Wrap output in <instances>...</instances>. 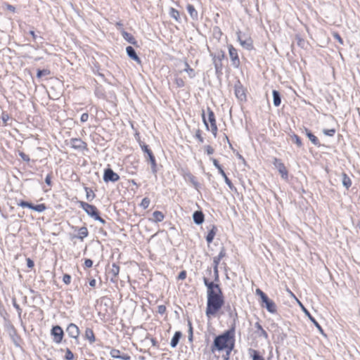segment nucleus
Listing matches in <instances>:
<instances>
[{
	"mask_svg": "<svg viewBox=\"0 0 360 360\" xmlns=\"http://www.w3.org/2000/svg\"><path fill=\"white\" fill-rule=\"evenodd\" d=\"M193 219L196 224L200 225L204 221V214L201 211H195L193 214Z\"/></svg>",
	"mask_w": 360,
	"mask_h": 360,
	"instance_id": "obj_16",
	"label": "nucleus"
},
{
	"mask_svg": "<svg viewBox=\"0 0 360 360\" xmlns=\"http://www.w3.org/2000/svg\"><path fill=\"white\" fill-rule=\"evenodd\" d=\"M120 179L119 175L114 172L113 170L110 168H108L105 169L103 174V180L105 182L112 181L115 182L118 181Z\"/></svg>",
	"mask_w": 360,
	"mask_h": 360,
	"instance_id": "obj_8",
	"label": "nucleus"
},
{
	"mask_svg": "<svg viewBox=\"0 0 360 360\" xmlns=\"http://www.w3.org/2000/svg\"><path fill=\"white\" fill-rule=\"evenodd\" d=\"M85 189H86V192L87 200H91L92 198H94V194L92 193V195H91V193H92V191H89L87 188H86Z\"/></svg>",
	"mask_w": 360,
	"mask_h": 360,
	"instance_id": "obj_51",
	"label": "nucleus"
},
{
	"mask_svg": "<svg viewBox=\"0 0 360 360\" xmlns=\"http://www.w3.org/2000/svg\"><path fill=\"white\" fill-rule=\"evenodd\" d=\"M333 37L335 39H337L338 41V42L340 44H343V41H342V38L338 33H336V32L333 33Z\"/></svg>",
	"mask_w": 360,
	"mask_h": 360,
	"instance_id": "obj_54",
	"label": "nucleus"
},
{
	"mask_svg": "<svg viewBox=\"0 0 360 360\" xmlns=\"http://www.w3.org/2000/svg\"><path fill=\"white\" fill-rule=\"evenodd\" d=\"M120 359H123V360H129L130 359V356H128V355L121 356Z\"/></svg>",
	"mask_w": 360,
	"mask_h": 360,
	"instance_id": "obj_64",
	"label": "nucleus"
},
{
	"mask_svg": "<svg viewBox=\"0 0 360 360\" xmlns=\"http://www.w3.org/2000/svg\"><path fill=\"white\" fill-rule=\"evenodd\" d=\"M170 15L172 18H174L176 20H178V18L179 17V13L178 11H176L174 8H171L170 10Z\"/></svg>",
	"mask_w": 360,
	"mask_h": 360,
	"instance_id": "obj_41",
	"label": "nucleus"
},
{
	"mask_svg": "<svg viewBox=\"0 0 360 360\" xmlns=\"http://www.w3.org/2000/svg\"><path fill=\"white\" fill-rule=\"evenodd\" d=\"M120 350L118 349H112L111 351H110V356L112 357V358H115V359H120L121 356L120 355Z\"/></svg>",
	"mask_w": 360,
	"mask_h": 360,
	"instance_id": "obj_37",
	"label": "nucleus"
},
{
	"mask_svg": "<svg viewBox=\"0 0 360 360\" xmlns=\"http://www.w3.org/2000/svg\"><path fill=\"white\" fill-rule=\"evenodd\" d=\"M212 60L214 65L216 73L221 72L222 69L221 60L224 58V53L222 51H219L217 54L212 55Z\"/></svg>",
	"mask_w": 360,
	"mask_h": 360,
	"instance_id": "obj_6",
	"label": "nucleus"
},
{
	"mask_svg": "<svg viewBox=\"0 0 360 360\" xmlns=\"http://www.w3.org/2000/svg\"><path fill=\"white\" fill-rule=\"evenodd\" d=\"M248 354L252 360H264V359L259 354V352L252 348L248 349Z\"/></svg>",
	"mask_w": 360,
	"mask_h": 360,
	"instance_id": "obj_20",
	"label": "nucleus"
},
{
	"mask_svg": "<svg viewBox=\"0 0 360 360\" xmlns=\"http://www.w3.org/2000/svg\"><path fill=\"white\" fill-rule=\"evenodd\" d=\"M214 281H219V271H218V266H214Z\"/></svg>",
	"mask_w": 360,
	"mask_h": 360,
	"instance_id": "obj_47",
	"label": "nucleus"
},
{
	"mask_svg": "<svg viewBox=\"0 0 360 360\" xmlns=\"http://www.w3.org/2000/svg\"><path fill=\"white\" fill-rule=\"evenodd\" d=\"M181 337V333L179 331H176L173 338L171 340L170 345L172 348H174L178 345L179 340Z\"/></svg>",
	"mask_w": 360,
	"mask_h": 360,
	"instance_id": "obj_22",
	"label": "nucleus"
},
{
	"mask_svg": "<svg viewBox=\"0 0 360 360\" xmlns=\"http://www.w3.org/2000/svg\"><path fill=\"white\" fill-rule=\"evenodd\" d=\"M232 333L231 330H227L216 337L212 347V352H214L215 349L221 351L226 348H229V350L231 351L233 347Z\"/></svg>",
	"mask_w": 360,
	"mask_h": 360,
	"instance_id": "obj_1",
	"label": "nucleus"
},
{
	"mask_svg": "<svg viewBox=\"0 0 360 360\" xmlns=\"http://www.w3.org/2000/svg\"><path fill=\"white\" fill-rule=\"evenodd\" d=\"M51 335L53 336V341L56 343H60L63 337V330L59 326H53L51 329Z\"/></svg>",
	"mask_w": 360,
	"mask_h": 360,
	"instance_id": "obj_10",
	"label": "nucleus"
},
{
	"mask_svg": "<svg viewBox=\"0 0 360 360\" xmlns=\"http://www.w3.org/2000/svg\"><path fill=\"white\" fill-rule=\"evenodd\" d=\"M195 136L199 141V142L203 143L204 140L202 136H201V131L200 129H198L196 131Z\"/></svg>",
	"mask_w": 360,
	"mask_h": 360,
	"instance_id": "obj_44",
	"label": "nucleus"
},
{
	"mask_svg": "<svg viewBox=\"0 0 360 360\" xmlns=\"http://www.w3.org/2000/svg\"><path fill=\"white\" fill-rule=\"evenodd\" d=\"M187 11L193 20L198 19V12L194 6L191 4H188L186 6Z\"/></svg>",
	"mask_w": 360,
	"mask_h": 360,
	"instance_id": "obj_23",
	"label": "nucleus"
},
{
	"mask_svg": "<svg viewBox=\"0 0 360 360\" xmlns=\"http://www.w3.org/2000/svg\"><path fill=\"white\" fill-rule=\"evenodd\" d=\"M307 131V136L309 139V140L311 141V143L316 146L319 145V140L313 134H311L309 131L306 129Z\"/></svg>",
	"mask_w": 360,
	"mask_h": 360,
	"instance_id": "obj_30",
	"label": "nucleus"
},
{
	"mask_svg": "<svg viewBox=\"0 0 360 360\" xmlns=\"http://www.w3.org/2000/svg\"><path fill=\"white\" fill-rule=\"evenodd\" d=\"M205 148L208 155H211L214 153V149L210 146H207Z\"/></svg>",
	"mask_w": 360,
	"mask_h": 360,
	"instance_id": "obj_59",
	"label": "nucleus"
},
{
	"mask_svg": "<svg viewBox=\"0 0 360 360\" xmlns=\"http://www.w3.org/2000/svg\"><path fill=\"white\" fill-rule=\"evenodd\" d=\"M45 182L46 184H48L49 186L51 185V176L50 175H47L46 179H45Z\"/></svg>",
	"mask_w": 360,
	"mask_h": 360,
	"instance_id": "obj_62",
	"label": "nucleus"
},
{
	"mask_svg": "<svg viewBox=\"0 0 360 360\" xmlns=\"http://www.w3.org/2000/svg\"><path fill=\"white\" fill-rule=\"evenodd\" d=\"M272 94H273V99H274V105L275 106H279L281 104V96H280L279 92L276 90H273Z\"/></svg>",
	"mask_w": 360,
	"mask_h": 360,
	"instance_id": "obj_25",
	"label": "nucleus"
},
{
	"mask_svg": "<svg viewBox=\"0 0 360 360\" xmlns=\"http://www.w3.org/2000/svg\"><path fill=\"white\" fill-rule=\"evenodd\" d=\"M215 227L214 226L211 230L208 233L207 237H206V240L207 241L208 243H210L212 242L214 238V236L216 234V231H215Z\"/></svg>",
	"mask_w": 360,
	"mask_h": 360,
	"instance_id": "obj_32",
	"label": "nucleus"
},
{
	"mask_svg": "<svg viewBox=\"0 0 360 360\" xmlns=\"http://www.w3.org/2000/svg\"><path fill=\"white\" fill-rule=\"evenodd\" d=\"M141 147L143 151L145 152L147 154H148V153L151 152V150L145 144H143V145L141 144Z\"/></svg>",
	"mask_w": 360,
	"mask_h": 360,
	"instance_id": "obj_56",
	"label": "nucleus"
},
{
	"mask_svg": "<svg viewBox=\"0 0 360 360\" xmlns=\"http://www.w3.org/2000/svg\"><path fill=\"white\" fill-rule=\"evenodd\" d=\"M274 165L276 167V169H278L279 165H283L278 159L275 158L274 161Z\"/></svg>",
	"mask_w": 360,
	"mask_h": 360,
	"instance_id": "obj_58",
	"label": "nucleus"
},
{
	"mask_svg": "<svg viewBox=\"0 0 360 360\" xmlns=\"http://www.w3.org/2000/svg\"><path fill=\"white\" fill-rule=\"evenodd\" d=\"M302 310L304 311V312L305 313V314L309 317V319L314 323V324L315 325V326L318 328V330L322 333V334H324L323 333V330L322 329V328L321 327V326L319 324V323L315 320V319L311 316V315L310 314V313L307 311V309L306 308L304 307V306L302 304V303L300 302H299Z\"/></svg>",
	"mask_w": 360,
	"mask_h": 360,
	"instance_id": "obj_14",
	"label": "nucleus"
},
{
	"mask_svg": "<svg viewBox=\"0 0 360 360\" xmlns=\"http://www.w3.org/2000/svg\"><path fill=\"white\" fill-rule=\"evenodd\" d=\"M223 177L224 179L225 183L227 184V186L229 187V188L233 190L234 186H233L230 179L227 177L226 174H225V176H223Z\"/></svg>",
	"mask_w": 360,
	"mask_h": 360,
	"instance_id": "obj_45",
	"label": "nucleus"
},
{
	"mask_svg": "<svg viewBox=\"0 0 360 360\" xmlns=\"http://www.w3.org/2000/svg\"><path fill=\"white\" fill-rule=\"evenodd\" d=\"M235 95L240 101L246 100L245 89L240 84L235 86Z\"/></svg>",
	"mask_w": 360,
	"mask_h": 360,
	"instance_id": "obj_13",
	"label": "nucleus"
},
{
	"mask_svg": "<svg viewBox=\"0 0 360 360\" xmlns=\"http://www.w3.org/2000/svg\"><path fill=\"white\" fill-rule=\"evenodd\" d=\"M49 73L50 72L48 70H38L37 77L40 78L44 75H48Z\"/></svg>",
	"mask_w": 360,
	"mask_h": 360,
	"instance_id": "obj_39",
	"label": "nucleus"
},
{
	"mask_svg": "<svg viewBox=\"0 0 360 360\" xmlns=\"http://www.w3.org/2000/svg\"><path fill=\"white\" fill-rule=\"evenodd\" d=\"M207 111L208 114V121L210 123V130L212 132L213 135L216 136L217 133V127L216 124L214 114L210 108H207Z\"/></svg>",
	"mask_w": 360,
	"mask_h": 360,
	"instance_id": "obj_9",
	"label": "nucleus"
},
{
	"mask_svg": "<svg viewBox=\"0 0 360 360\" xmlns=\"http://www.w3.org/2000/svg\"><path fill=\"white\" fill-rule=\"evenodd\" d=\"M255 326L257 329L256 333H257L259 337H263L266 340L268 339L267 333L263 329L262 326L259 322L255 323Z\"/></svg>",
	"mask_w": 360,
	"mask_h": 360,
	"instance_id": "obj_18",
	"label": "nucleus"
},
{
	"mask_svg": "<svg viewBox=\"0 0 360 360\" xmlns=\"http://www.w3.org/2000/svg\"><path fill=\"white\" fill-rule=\"evenodd\" d=\"M46 210V206L44 204H39L37 205H34L33 210L38 212H42Z\"/></svg>",
	"mask_w": 360,
	"mask_h": 360,
	"instance_id": "obj_36",
	"label": "nucleus"
},
{
	"mask_svg": "<svg viewBox=\"0 0 360 360\" xmlns=\"http://www.w3.org/2000/svg\"><path fill=\"white\" fill-rule=\"evenodd\" d=\"M202 117L203 122H204V124H205V127H206L207 129H209V126H208V124H207V120H206V118H205V114H204V112L202 113Z\"/></svg>",
	"mask_w": 360,
	"mask_h": 360,
	"instance_id": "obj_61",
	"label": "nucleus"
},
{
	"mask_svg": "<svg viewBox=\"0 0 360 360\" xmlns=\"http://www.w3.org/2000/svg\"><path fill=\"white\" fill-rule=\"evenodd\" d=\"M186 277V271H182L179 273V276H178V278L179 280H184L185 279Z\"/></svg>",
	"mask_w": 360,
	"mask_h": 360,
	"instance_id": "obj_53",
	"label": "nucleus"
},
{
	"mask_svg": "<svg viewBox=\"0 0 360 360\" xmlns=\"http://www.w3.org/2000/svg\"><path fill=\"white\" fill-rule=\"evenodd\" d=\"M203 281L207 288V298L217 296H223L221 289L220 288L219 285L217 283H214V282H210L207 278H204Z\"/></svg>",
	"mask_w": 360,
	"mask_h": 360,
	"instance_id": "obj_4",
	"label": "nucleus"
},
{
	"mask_svg": "<svg viewBox=\"0 0 360 360\" xmlns=\"http://www.w3.org/2000/svg\"><path fill=\"white\" fill-rule=\"evenodd\" d=\"M228 48L232 65L234 68H238L240 65V60L238 55V51L231 44L229 45Z\"/></svg>",
	"mask_w": 360,
	"mask_h": 360,
	"instance_id": "obj_7",
	"label": "nucleus"
},
{
	"mask_svg": "<svg viewBox=\"0 0 360 360\" xmlns=\"http://www.w3.org/2000/svg\"><path fill=\"white\" fill-rule=\"evenodd\" d=\"M66 332L70 338L75 339H77L79 335V328L74 323H70L68 325L66 329Z\"/></svg>",
	"mask_w": 360,
	"mask_h": 360,
	"instance_id": "obj_12",
	"label": "nucleus"
},
{
	"mask_svg": "<svg viewBox=\"0 0 360 360\" xmlns=\"http://www.w3.org/2000/svg\"><path fill=\"white\" fill-rule=\"evenodd\" d=\"M71 146L76 149H83L85 148V143L80 139H72L71 140Z\"/></svg>",
	"mask_w": 360,
	"mask_h": 360,
	"instance_id": "obj_17",
	"label": "nucleus"
},
{
	"mask_svg": "<svg viewBox=\"0 0 360 360\" xmlns=\"http://www.w3.org/2000/svg\"><path fill=\"white\" fill-rule=\"evenodd\" d=\"M27 261V266L28 268H32L34 266V262L30 259V258H27L26 259Z\"/></svg>",
	"mask_w": 360,
	"mask_h": 360,
	"instance_id": "obj_57",
	"label": "nucleus"
},
{
	"mask_svg": "<svg viewBox=\"0 0 360 360\" xmlns=\"http://www.w3.org/2000/svg\"><path fill=\"white\" fill-rule=\"evenodd\" d=\"M18 205L22 207H28L31 210H33L34 207V205H32V203L23 200L18 202Z\"/></svg>",
	"mask_w": 360,
	"mask_h": 360,
	"instance_id": "obj_35",
	"label": "nucleus"
},
{
	"mask_svg": "<svg viewBox=\"0 0 360 360\" xmlns=\"http://www.w3.org/2000/svg\"><path fill=\"white\" fill-rule=\"evenodd\" d=\"M236 34L237 39L243 48L247 50H251L253 49L252 40L250 37L245 34H242L240 31H238Z\"/></svg>",
	"mask_w": 360,
	"mask_h": 360,
	"instance_id": "obj_5",
	"label": "nucleus"
},
{
	"mask_svg": "<svg viewBox=\"0 0 360 360\" xmlns=\"http://www.w3.org/2000/svg\"><path fill=\"white\" fill-rule=\"evenodd\" d=\"M150 200L148 198H144L141 203V206L144 209H146L150 205Z\"/></svg>",
	"mask_w": 360,
	"mask_h": 360,
	"instance_id": "obj_40",
	"label": "nucleus"
},
{
	"mask_svg": "<svg viewBox=\"0 0 360 360\" xmlns=\"http://www.w3.org/2000/svg\"><path fill=\"white\" fill-rule=\"evenodd\" d=\"M20 155L21 156V158H22L24 160H25V161H29V160H30L29 157H28L27 155H25V153H20Z\"/></svg>",
	"mask_w": 360,
	"mask_h": 360,
	"instance_id": "obj_60",
	"label": "nucleus"
},
{
	"mask_svg": "<svg viewBox=\"0 0 360 360\" xmlns=\"http://www.w3.org/2000/svg\"><path fill=\"white\" fill-rule=\"evenodd\" d=\"M65 357L66 360H72L74 358V354L69 349H67Z\"/></svg>",
	"mask_w": 360,
	"mask_h": 360,
	"instance_id": "obj_42",
	"label": "nucleus"
},
{
	"mask_svg": "<svg viewBox=\"0 0 360 360\" xmlns=\"http://www.w3.org/2000/svg\"><path fill=\"white\" fill-rule=\"evenodd\" d=\"M126 51H127V53L128 55V56L131 58L132 60H135L136 62H137L139 64L141 63V60L140 58H139V56H137L134 49L131 46H127L126 48Z\"/></svg>",
	"mask_w": 360,
	"mask_h": 360,
	"instance_id": "obj_15",
	"label": "nucleus"
},
{
	"mask_svg": "<svg viewBox=\"0 0 360 360\" xmlns=\"http://www.w3.org/2000/svg\"><path fill=\"white\" fill-rule=\"evenodd\" d=\"M158 313L162 314L165 312L166 311V307L164 306V305H160L158 306Z\"/></svg>",
	"mask_w": 360,
	"mask_h": 360,
	"instance_id": "obj_55",
	"label": "nucleus"
},
{
	"mask_svg": "<svg viewBox=\"0 0 360 360\" xmlns=\"http://www.w3.org/2000/svg\"><path fill=\"white\" fill-rule=\"evenodd\" d=\"M185 66H186V68L184 69V71L188 74L190 77H194L193 70L189 67V65L187 63H185Z\"/></svg>",
	"mask_w": 360,
	"mask_h": 360,
	"instance_id": "obj_38",
	"label": "nucleus"
},
{
	"mask_svg": "<svg viewBox=\"0 0 360 360\" xmlns=\"http://www.w3.org/2000/svg\"><path fill=\"white\" fill-rule=\"evenodd\" d=\"M225 255H226L225 250L224 248H221L218 256L214 257L213 259L214 266H218L219 262L221 261V259L223 257H225Z\"/></svg>",
	"mask_w": 360,
	"mask_h": 360,
	"instance_id": "obj_24",
	"label": "nucleus"
},
{
	"mask_svg": "<svg viewBox=\"0 0 360 360\" xmlns=\"http://www.w3.org/2000/svg\"><path fill=\"white\" fill-rule=\"evenodd\" d=\"M342 181L343 186L347 188H349L352 185V181H351L350 178L345 173L342 174Z\"/></svg>",
	"mask_w": 360,
	"mask_h": 360,
	"instance_id": "obj_27",
	"label": "nucleus"
},
{
	"mask_svg": "<svg viewBox=\"0 0 360 360\" xmlns=\"http://www.w3.org/2000/svg\"><path fill=\"white\" fill-rule=\"evenodd\" d=\"M110 272L114 276H117L120 272L119 266L116 264H112Z\"/></svg>",
	"mask_w": 360,
	"mask_h": 360,
	"instance_id": "obj_34",
	"label": "nucleus"
},
{
	"mask_svg": "<svg viewBox=\"0 0 360 360\" xmlns=\"http://www.w3.org/2000/svg\"><path fill=\"white\" fill-rule=\"evenodd\" d=\"M153 216L154 217V221L155 222H160V221H162L164 219V217H165V216L162 214V212H161L160 211H155L153 213Z\"/></svg>",
	"mask_w": 360,
	"mask_h": 360,
	"instance_id": "obj_29",
	"label": "nucleus"
},
{
	"mask_svg": "<svg viewBox=\"0 0 360 360\" xmlns=\"http://www.w3.org/2000/svg\"><path fill=\"white\" fill-rule=\"evenodd\" d=\"M88 236V230L86 227H82L79 229L78 238L82 240Z\"/></svg>",
	"mask_w": 360,
	"mask_h": 360,
	"instance_id": "obj_31",
	"label": "nucleus"
},
{
	"mask_svg": "<svg viewBox=\"0 0 360 360\" xmlns=\"http://www.w3.org/2000/svg\"><path fill=\"white\" fill-rule=\"evenodd\" d=\"M323 132L326 136H333L335 134V130L333 129H323Z\"/></svg>",
	"mask_w": 360,
	"mask_h": 360,
	"instance_id": "obj_43",
	"label": "nucleus"
},
{
	"mask_svg": "<svg viewBox=\"0 0 360 360\" xmlns=\"http://www.w3.org/2000/svg\"><path fill=\"white\" fill-rule=\"evenodd\" d=\"M191 181L192 182V184H193V186L197 188L198 187V183L195 181V179L193 176H191Z\"/></svg>",
	"mask_w": 360,
	"mask_h": 360,
	"instance_id": "obj_63",
	"label": "nucleus"
},
{
	"mask_svg": "<svg viewBox=\"0 0 360 360\" xmlns=\"http://www.w3.org/2000/svg\"><path fill=\"white\" fill-rule=\"evenodd\" d=\"M256 293L257 295H259L261 300H262L264 297H267V295L263 292L260 289H257L256 290Z\"/></svg>",
	"mask_w": 360,
	"mask_h": 360,
	"instance_id": "obj_48",
	"label": "nucleus"
},
{
	"mask_svg": "<svg viewBox=\"0 0 360 360\" xmlns=\"http://www.w3.org/2000/svg\"><path fill=\"white\" fill-rule=\"evenodd\" d=\"M89 119V114L88 113H83L80 117V120L82 122H85Z\"/></svg>",
	"mask_w": 360,
	"mask_h": 360,
	"instance_id": "obj_52",
	"label": "nucleus"
},
{
	"mask_svg": "<svg viewBox=\"0 0 360 360\" xmlns=\"http://www.w3.org/2000/svg\"><path fill=\"white\" fill-rule=\"evenodd\" d=\"M224 296L208 297L207 301V307L205 312L207 316L210 317L211 316H214L217 314V312L224 305Z\"/></svg>",
	"mask_w": 360,
	"mask_h": 360,
	"instance_id": "obj_2",
	"label": "nucleus"
},
{
	"mask_svg": "<svg viewBox=\"0 0 360 360\" xmlns=\"http://www.w3.org/2000/svg\"><path fill=\"white\" fill-rule=\"evenodd\" d=\"M147 155L148 156V160L150 161V162L151 164L152 170L155 173L156 172V162H155V157H154L152 151L150 153H148V154H147Z\"/></svg>",
	"mask_w": 360,
	"mask_h": 360,
	"instance_id": "obj_26",
	"label": "nucleus"
},
{
	"mask_svg": "<svg viewBox=\"0 0 360 360\" xmlns=\"http://www.w3.org/2000/svg\"><path fill=\"white\" fill-rule=\"evenodd\" d=\"M93 265V262L91 259H86L85 261H84V266L86 267V268H90Z\"/></svg>",
	"mask_w": 360,
	"mask_h": 360,
	"instance_id": "obj_49",
	"label": "nucleus"
},
{
	"mask_svg": "<svg viewBox=\"0 0 360 360\" xmlns=\"http://www.w3.org/2000/svg\"><path fill=\"white\" fill-rule=\"evenodd\" d=\"M63 281L65 284H70L71 281V276L68 274H65Z\"/></svg>",
	"mask_w": 360,
	"mask_h": 360,
	"instance_id": "obj_46",
	"label": "nucleus"
},
{
	"mask_svg": "<svg viewBox=\"0 0 360 360\" xmlns=\"http://www.w3.org/2000/svg\"><path fill=\"white\" fill-rule=\"evenodd\" d=\"M277 169L283 179H286L288 178V171L284 165H279Z\"/></svg>",
	"mask_w": 360,
	"mask_h": 360,
	"instance_id": "obj_28",
	"label": "nucleus"
},
{
	"mask_svg": "<svg viewBox=\"0 0 360 360\" xmlns=\"http://www.w3.org/2000/svg\"><path fill=\"white\" fill-rule=\"evenodd\" d=\"M85 338L89 341L91 344L96 341L95 335L92 329L87 328L85 330Z\"/></svg>",
	"mask_w": 360,
	"mask_h": 360,
	"instance_id": "obj_19",
	"label": "nucleus"
},
{
	"mask_svg": "<svg viewBox=\"0 0 360 360\" xmlns=\"http://www.w3.org/2000/svg\"><path fill=\"white\" fill-rule=\"evenodd\" d=\"M79 204L80 207H82L85 212L94 220L98 221L103 224L105 223V221L98 215V210L94 205L83 201H79Z\"/></svg>",
	"mask_w": 360,
	"mask_h": 360,
	"instance_id": "obj_3",
	"label": "nucleus"
},
{
	"mask_svg": "<svg viewBox=\"0 0 360 360\" xmlns=\"http://www.w3.org/2000/svg\"><path fill=\"white\" fill-rule=\"evenodd\" d=\"M188 326H189V329H188V333H189V336H188V339L189 340H192L193 339V328L191 326V323L189 321L188 322Z\"/></svg>",
	"mask_w": 360,
	"mask_h": 360,
	"instance_id": "obj_50",
	"label": "nucleus"
},
{
	"mask_svg": "<svg viewBox=\"0 0 360 360\" xmlns=\"http://www.w3.org/2000/svg\"><path fill=\"white\" fill-rule=\"evenodd\" d=\"M262 307H265L269 312L271 314L276 312V305L273 300H270L268 297H266L262 300Z\"/></svg>",
	"mask_w": 360,
	"mask_h": 360,
	"instance_id": "obj_11",
	"label": "nucleus"
},
{
	"mask_svg": "<svg viewBox=\"0 0 360 360\" xmlns=\"http://www.w3.org/2000/svg\"><path fill=\"white\" fill-rule=\"evenodd\" d=\"M122 36L129 43L134 44V45L136 44V41L135 38L131 34L128 33L127 32L122 30Z\"/></svg>",
	"mask_w": 360,
	"mask_h": 360,
	"instance_id": "obj_21",
	"label": "nucleus"
},
{
	"mask_svg": "<svg viewBox=\"0 0 360 360\" xmlns=\"http://www.w3.org/2000/svg\"><path fill=\"white\" fill-rule=\"evenodd\" d=\"M291 140L292 142H294L298 147H301L302 146L301 139L300 137L296 134L291 135Z\"/></svg>",
	"mask_w": 360,
	"mask_h": 360,
	"instance_id": "obj_33",
	"label": "nucleus"
}]
</instances>
